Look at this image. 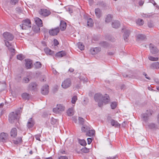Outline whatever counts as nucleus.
Listing matches in <instances>:
<instances>
[{"label":"nucleus","instance_id":"f257e3e1","mask_svg":"<svg viewBox=\"0 0 159 159\" xmlns=\"http://www.w3.org/2000/svg\"><path fill=\"white\" fill-rule=\"evenodd\" d=\"M3 35L5 39L4 40L5 45L8 48V49L11 53L12 55H14L15 50L11 43L8 41L12 40L14 39V36L11 33L8 32H4Z\"/></svg>","mask_w":159,"mask_h":159},{"label":"nucleus","instance_id":"f03ea898","mask_svg":"<svg viewBox=\"0 0 159 159\" xmlns=\"http://www.w3.org/2000/svg\"><path fill=\"white\" fill-rule=\"evenodd\" d=\"M20 111L19 110L16 111L15 112H11L9 116V120L10 123H13L15 121H18L19 115L20 114Z\"/></svg>","mask_w":159,"mask_h":159},{"label":"nucleus","instance_id":"7ed1b4c3","mask_svg":"<svg viewBox=\"0 0 159 159\" xmlns=\"http://www.w3.org/2000/svg\"><path fill=\"white\" fill-rule=\"evenodd\" d=\"M31 23L30 20L28 19L23 20L22 24L20 25V27L22 29L26 30L31 27Z\"/></svg>","mask_w":159,"mask_h":159},{"label":"nucleus","instance_id":"20e7f679","mask_svg":"<svg viewBox=\"0 0 159 159\" xmlns=\"http://www.w3.org/2000/svg\"><path fill=\"white\" fill-rule=\"evenodd\" d=\"M102 95L100 93H96L94 95V99L96 102H98V105L99 107H101L102 105Z\"/></svg>","mask_w":159,"mask_h":159},{"label":"nucleus","instance_id":"39448f33","mask_svg":"<svg viewBox=\"0 0 159 159\" xmlns=\"http://www.w3.org/2000/svg\"><path fill=\"white\" fill-rule=\"evenodd\" d=\"M71 85V80L70 79L67 78L62 82V87L64 89H66L70 87Z\"/></svg>","mask_w":159,"mask_h":159},{"label":"nucleus","instance_id":"423d86ee","mask_svg":"<svg viewBox=\"0 0 159 159\" xmlns=\"http://www.w3.org/2000/svg\"><path fill=\"white\" fill-rule=\"evenodd\" d=\"M65 110V107L61 104H57V107L53 108V111L56 113H58L61 111H63Z\"/></svg>","mask_w":159,"mask_h":159},{"label":"nucleus","instance_id":"0eeeda50","mask_svg":"<svg viewBox=\"0 0 159 159\" xmlns=\"http://www.w3.org/2000/svg\"><path fill=\"white\" fill-rule=\"evenodd\" d=\"M153 111L151 110H147L146 113L142 115V117L143 120L145 121H147L148 117L152 114Z\"/></svg>","mask_w":159,"mask_h":159},{"label":"nucleus","instance_id":"6e6552de","mask_svg":"<svg viewBox=\"0 0 159 159\" xmlns=\"http://www.w3.org/2000/svg\"><path fill=\"white\" fill-rule=\"evenodd\" d=\"M39 13L42 16L46 17L49 16L51 12L46 9H41L39 11Z\"/></svg>","mask_w":159,"mask_h":159},{"label":"nucleus","instance_id":"1a4fd4ad","mask_svg":"<svg viewBox=\"0 0 159 159\" xmlns=\"http://www.w3.org/2000/svg\"><path fill=\"white\" fill-rule=\"evenodd\" d=\"M60 29L59 27H57L53 29L50 30L49 31V34L52 36L57 35L59 32Z\"/></svg>","mask_w":159,"mask_h":159},{"label":"nucleus","instance_id":"9d476101","mask_svg":"<svg viewBox=\"0 0 159 159\" xmlns=\"http://www.w3.org/2000/svg\"><path fill=\"white\" fill-rule=\"evenodd\" d=\"M91 126L88 123H85L81 128V130L83 132L86 133L89 129H91Z\"/></svg>","mask_w":159,"mask_h":159},{"label":"nucleus","instance_id":"9b49d317","mask_svg":"<svg viewBox=\"0 0 159 159\" xmlns=\"http://www.w3.org/2000/svg\"><path fill=\"white\" fill-rule=\"evenodd\" d=\"M150 52L153 54H155L158 52V49L153 44L150 43L149 46Z\"/></svg>","mask_w":159,"mask_h":159},{"label":"nucleus","instance_id":"f8f14e48","mask_svg":"<svg viewBox=\"0 0 159 159\" xmlns=\"http://www.w3.org/2000/svg\"><path fill=\"white\" fill-rule=\"evenodd\" d=\"M8 134L7 133L2 132L0 134V142H6L8 137Z\"/></svg>","mask_w":159,"mask_h":159},{"label":"nucleus","instance_id":"ddd939ff","mask_svg":"<svg viewBox=\"0 0 159 159\" xmlns=\"http://www.w3.org/2000/svg\"><path fill=\"white\" fill-rule=\"evenodd\" d=\"M41 93L44 95L47 94L48 92V85H45L43 86L41 89Z\"/></svg>","mask_w":159,"mask_h":159},{"label":"nucleus","instance_id":"4468645a","mask_svg":"<svg viewBox=\"0 0 159 159\" xmlns=\"http://www.w3.org/2000/svg\"><path fill=\"white\" fill-rule=\"evenodd\" d=\"M35 124V121L34 119L32 118H30L28 120L27 123V127L30 128L32 127Z\"/></svg>","mask_w":159,"mask_h":159},{"label":"nucleus","instance_id":"2eb2a0df","mask_svg":"<svg viewBox=\"0 0 159 159\" xmlns=\"http://www.w3.org/2000/svg\"><path fill=\"white\" fill-rule=\"evenodd\" d=\"M17 132L16 129L15 128H13L10 132V136L12 138H15L17 135Z\"/></svg>","mask_w":159,"mask_h":159},{"label":"nucleus","instance_id":"dca6fc26","mask_svg":"<svg viewBox=\"0 0 159 159\" xmlns=\"http://www.w3.org/2000/svg\"><path fill=\"white\" fill-rule=\"evenodd\" d=\"M110 123L112 126L116 128L119 127L120 125L117 121L114 119H111L110 120Z\"/></svg>","mask_w":159,"mask_h":159},{"label":"nucleus","instance_id":"f3484780","mask_svg":"<svg viewBox=\"0 0 159 159\" xmlns=\"http://www.w3.org/2000/svg\"><path fill=\"white\" fill-rule=\"evenodd\" d=\"M25 66L27 69H30L31 68L32 65V61L30 59H25Z\"/></svg>","mask_w":159,"mask_h":159},{"label":"nucleus","instance_id":"a211bd4d","mask_svg":"<svg viewBox=\"0 0 159 159\" xmlns=\"http://www.w3.org/2000/svg\"><path fill=\"white\" fill-rule=\"evenodd\" d=\"M60 29L61 31H64L66 27V23L64 21L61 20L60 23Z\"/></svg>","mask_w":159,"mask_h":159},{"label":"nucleus","instance_id":"6ab92c4d","mask_svg":"<svg viewBox=\"0 0 159 159\" xmlns=\"http://www.w3.org/2000/svg\"><path fill=\"white\" fill-rule=\"evenodd\" d=\"M34 20L37 26L40 27L43 26L42 21L39 18L36 17L34 18Z\"/></svg>","mask_w":159,"mask_h":159},{"label":"nucleus","instance_id":"aec40b11","mask_svg":"<svg viewBox=\"0 0 159 159\" xmlns=\"http://www.w3.org/2000/svg\"><path fill=\"white\" fill-rule=\"evenodd\" d=\"M101 48L99 47L93 48L90 49V52L93 54H95L101 51Z\"/></svg>","mask_w":159,"mask_h":159},{"label":"nucleus","instance_id":"412c9836","mask_svg":"<svg viewBox=\"0 0 159 159\" xmlns=\"http://www.w3.org/2000/svg\"><path fill=\"white\" fill-rule=\"evenodd\" d=\"M66 55V53L65 52L63 51H61L57 52L56 53L55 56L57 57H61L65 56Z\"/></svg>","mask_w":159,"mask_h":159},{"label":"nucleus","instance_id":"4be33fe9","mask_svg":"<svg viewBox=\"0 0 159 159\" xmlns=\"http://www.w3.org/2000/svg\"><path fill=\"white\" fill-rule=\"evenodd\" d=\"M110 100L109 97L108 95L106 94L103 97L102 99V103L103 102L106 103L108 102Z\"/></svg>","mask_w":159,"mask_h":159},{"label":"nucleus","instance_id":"5701e85b","mask_svg":"<svg viewBox=\"0 0 159 159\" xmlns=\"http://www.w3.org/2000/svg\"><path fill=\"white\" fill-rule=\"evenodd\" d=\"M130 33V31L129 30H126L125 31L124 34V39L125 41L127 40L129 36Z\"/></svg>","mask_w":159,"mask_h":159},{"label":"nucleus","instance_id":"b1692460","mask_svg":"<svg viewBox=\"0 0 159 159\" xmlns=\"http://www.w3.org/2000/svg\"><path fill=\"white\" fill-rule=\"evenodd\" d=\"M44 51L45 53L47 55H52L54 54V51H52L48 48H44Z\"/></svg>","mask_w":159,"mask_h":159},{"label":"nucleus","instance_id":"393cba45","mask_svg":"<svg viewBox=\"0 0 159 159\" xmlns=\"http://www.w3.org/2000/svg\"><path fill=\"white\" fill-rule=\"evenodd\" d=\"M95 13L97 18H100L102 14V12L100 9L98 8H96L95 9Z\"/></svg>","mask_w":159,"mask_h":159},{"label":"nucleus","instance_id":"a878e982","mask_svg":"<svg viewBox=\"0 0 159 159\" xmlns=\"http://www.w3.org/2000/svg\"><path fill=\"white\" fill-rule=\"evenodd\" d=\"M112 27L115 28H117L120 26L119 22L118 20L114 21L112 23Z\"/></svg>","mask_w":159,"mask_h":159},{"label":"nucleus","instance_id":"bb28decb","mask_svg":"<svg viewBox=\"0 0 159 159\" xmlns=\"http://www.w3.org/2000/svg\"><path fill=\"white\" fill-rule=\"evenodd\" d=\"M37 87V84L36 83L33 82L30 83L29 85V89L32 90H35Z\"/></svg>","mask_w":159,"mask_h":159},{"label":"nucleus","instance_id":"cd10ccee","mask_svg":"<svg viewBox=\"0 0 159 159\" xmlns=\"http://www.w3.org/2000/svg\"><path fill=\"white\" fill-rule=\"evenodd\" d=\"M95 134V131L94 129H89L86 132V135L89 136H93Z\"/></svg>","mask_w":159,"mask_h":159},{"label":"nucleus","instance_id":"c85d7f7f","mask_svg":"<svg viewBox=\"0 0 159 159\" xmlns=\"http://www.w3.org/2000/svg\"><path fill=\"white\" fill-rule=\"evenodd\" d=\"M151 67L152 68H159V62H154L151 65Z\"/></svg>","mask_w":159,"mask_h":159},{"label":"nucleus","instance_id":"c756f323","mask_svg":"<svg viewBox=\"0 0 159 159\" xmlns=\"http://www.w3.org/2000/svg\"><path fill=\"white\" fill-rule=\"evenodd\" d=\"M146 38V36L143 34H139L137 35V40H143Z\"/></svg>","mask_w":159,"mask_h":159},{"label":"nucleus","instance_id":"7c9ffc66","mask_svg":"<svg viewBox=\"0 0 159 159\" xmlns=\"http://www.w3.org/2000/svg\"><path fill=\"white\" fill-rule=\"evenodd\" d=\"M22 141V137H18L16 140H12L13 143L15 144H17L18 143L21 142Z\"/></svg>","mask_w":159,"mask_h":159},{"label":"nucleus","instance_id":"2f4dec72","mask_svg":"<svg viewBox=\"0 0 159 159\" xmlns=\"http://www.w3.org/2000/svg\"><path fill=\"white\" fill-rule=\"evenodd\" d=\"M112 16L110 14L107 15L105 18V21L106 23L110 22L112 20Z\"/></svg>","mask_w":159,"mask_h":159},{"label":"nucleus","instance_id":"473e14b6","mask_svg":"<svg viewBox=\"0 0 159 159\" xmlns=\"http://www.w3.org/2000/svg\"><path fill=\"white\" fill-rule=\"evenodd\" d=\"M87 25L89 27H91L93 26V22L91 18H89L87 20Z\"/></svg>","mask_w":159,"mask_h":159},{"label":"nucleus","instance_id":"72a5a7b5","mask_svg":"<svg viewBox=\"0 0 159 159\" xmlns=\"http://www.w3.org/2000/svg\"><path fill=\"white\" fill-rule=\"evenodd\" d=\"M74 111L72 108H69L67 111V115L69 116H71L74 114Z\"/></svg>","mask_w":159,"mask_h":159},{"label":"nucleus","instance_id":"f704fd0d","mask_svg":"<svg viewBox=\"0 0 159 159\" xmlns=\"http://www.w3.org/2000/svg\"><path fill=\"white\" fill-rule=\"evenodd\" d=\"M35 68L36 69H39L41 68L42 66V64L39 61L36 62L34 64Z\"/></svg>","mask_w":159,"mask_h":159},{"label":"nucleus","instance_id":"c9c22d12","mask_svg":"<svg viewBox=\"0 0 159 159\" xmlns=\"http://www.w3.org/2000/svg\"><path fill=\"white\" fill-rule=\"evenodd\" d=\"M79 143L81 145L83 146H85L87 144L86 141L84 139H79Z\"/></svg>","mask_w":159,"mask_h":159},{"label":"nucleus","instance_id":"e433bc0d","mask_svg":"<svg viewBox=\"0 0 159 159\" xmlns=\"http://www.w3.org/2000/svg\"><path fill=\"white\" fill-rule=\"evenodd\" d=\"M141 16L143 17L149 18L152 16V14L151 13L145 14L143 13L141 14Z\"/></svg>","mask_w":159,"mask_h":159},{"label":"nucleus","instance_id":"4c0bfd02","mask_svg":"<svg viewBox=\"0 0 159 159\" xmlns=\"http://www.w3.org/2000/svg\"><path fill=\"white\" fill-rule=\"evenodd\" d=\"M21 97L25 99H28L29 98V94L27 93H24L21 95Z\"/></svg>","mask_w":159,"mask_h":159},{"label":"nucleus","instance_id":"58836bf2","mask_svg":"<svg viewBox=\"0 0 159 159\" xmlns=\"http://www.w3.org/2000/svg\"><path fill=\"white\" fill-rule=\"evenodd\" d=\"M136 23L137 24L139 25H142L144 24L143 20L140 19H138L136 21Z\"/></svg>","mask_w":159,"mask_h":159},{"label":"nucleus","instance_id":"ea45409f","mask_svg":"<svg viewBox=\"0 0 159 159\" xmlns=\"http://www.w3.org/2000/svg\"><path fill=\"white\" fill-rule=\"evenodd\" d=\"M40 26H35L34 27H33L32 29L36 33H38L40 31V29L39 28Z\"/></svg>","mask_w":159,"mask_h":159},{"label":"nucleus","instance_id":"a19ab883","mask_svg":"<svg viewBox=\"0 0 159 159\" xmlns=\"http://www.w3.org/2000/svg\"><path fill=\"white\" fill-rule=\"evenodd\" d=\"M78 48L81 50L84 49V46L81 43H78Z\"/></svg>","mask_w":159,"mask_h":159},{"label":"nucleus","instance_id":"79ce46f5","mask_svg":"<svg viewBox=\"0 0 159 159\" xmlns=\"http://www.w3.org/2000/svg\"><path fill=\"white\" fill-rule=\"evenodd\" d=\"M78 120L79 123L82 125H84V120L82 117H79Z\"/></svg>","mask_w":159,"mask_h":159},{"label":"nucleus","instance_id":"37998d69","mask_svg":"<svg viewBox=\"0 0 159 159\" xmlns=\"http://www.w3.org/2000/svg\"><path fill=\"white\" fill-rule=\"evenodd\" d=\"M149 60L152 61H157L158 60V57H155L152 56H150L148 57Z\"/></svg>","mask_w":159,"mask_h":159},{"label":"nucleus","instance_id":"c03bdc74","mask_svg":"<svg viewBox=\"0 0 159 159\" xmlns=\"http://www.w3.org/2000/svg\"><path fill=\"white\" fill-rule=\"evenodd\" d=\"M117 106V103L116 102H112L111 104V109H115Z\"/></svg>","mask_w":159,"mask_h":159},{"label":"nucleus","instance_id":"a18cd8bd","mask_svg":"<svg viewBox=\"0 0 159 159\" xmlns=\"http://www.w3.org/2000/svg\"><path fill=\"white\" fill-rule=\"evenodd\" d=\"M77 100V96H74L72 98L71 102L73 104H75Z\"/></svg>","mask_w":159,"mask_h":159},{"label":"nucleus","instance_id":"49530a36","mask_svg":"<svg viewBox=\"0 0 159 159\" xmlns=\"http://www.w3.org/2000/svg\"><path fill=\"white\" fill-rule=\"evenodd\" d=\"M100 45L103 47H106L108 46V44L106 42H102L100 43Z\"/></svg>","mask_w":159,"mask_h":159},{"label":"nucleus","instance_id":"de8ad7c7","mask_svg":"<svg viewBox=\"0 0 159 159\" xmlns=\"http://www.w3.org/2000/svg\"><path fill=\"white\" fill-rule=\"evenodd\" d=\"M81 151L84 153H87L89 152V150L87 148L84 147L81 149Z\"/></svg>","mask_w":159,"mask_h":159},{"label":"nucleus","instance_id":"09e8293b","mask_svg":"<svg viewBox=\"0 0 159 159\" xmlns=\"http://www.w3.org/2000/svg\"><path fill=\"white\" fill-rule=\"evenodd\" d=\"M17 58L18 60H21L24 59V57L22 54H19L17 56Z\"/></svg>","mask_w":159,"mask_h":159},{"label":"nucleus","instance_id":"8fccbe9b","mask_svg":"<svg viewBox=\"0 0 159 159\" xmlns=\"http://www.w3.org/2000/svg\"><path fill=\"white\" fill-rule=\"evenodd\" d=\"M148 126L149 128L151 129H154V128H155L156 127L155 124H154L152 123L149 124L148 125Z\"/></svg>","mask_w":159,"mask_h":159},{"label":"nucleus","instance_id":"3c124183","mask_svg":"<svg viewBox=\"0 0 159 159\" xmlns=\"http://www.w3.org/2000/svg\"><path fill=\"white\" fill-rule=\"evenodd\" d=\"M30 80L29 78L27 77H24L23 79V82L25 83H28Z\"/></svg>","mask_w":159,"mask_h":159},{"label":"nucleus","instance_id":"603ef678","mask_svg":"<svg viewBox=\"0 0 159 159\" xmlns=\"http://www.w3.org/2000/svg\"><path fill=\"white\" fill-rule=\"evenodd\" d=\"M51 123L52 125L54 124L57 122V120L56 119L53 118V117L51 118Z\"/></svg>","mask_w":159,"mask_h":159},{"label":"nucleus","instance_id":"864d4df0","mask_svg":"<svg viewBox=\"0 0 159 159\" xmlns=\"http://www.w3.org/2000/svg\"><path fill=\"white\" fill-rule=\"evenodd\" d=\"M18 1H10V3L12 5H15L18 2Z\"/></svg>","mask_w":159,"mask_h":159},{"label":"nucleus","instance_id":"5fc2aeb1","mask_svg":"<svg viewBox=\"0 0 159 159\" xmlns=\"http://www.w3.org/2000/svg\"><path fill=\"white\" fill-rule=\"evenodd\" d=\"M118 158V156L117 155H116L113 157H109L107 158V159H116Z\"/></svg>","mask_w":159,"mask_h":159},{"label":"nucleus","instance_id":"6e6d98bb","mask_svg":"<svg viewBox=\"0 0 159 159\" xmlns=\"http://www.w3.org/2000/svg\"><path fill=\"white\" fill-rule=\"evenodd\" d=\"M54 44L55 46H57L59 43L58 41L56 39H54L53 40Z\"/></svg>","mask_w":159,"mask_h":159},{"label":"nucleus","instance_id":"4d7b16f0","mask_svg":"<svg viewBox=\"0 0 159 159\" xmlns=\"http://www.w3.org/2000/svg\"><path fill=\"white\" fill-rule=\"evenodd\" d=\"M148 26L149 28H151L154 25L151 21H149L148 23Z\"/></svg>","mask_w":159,"mask_h":159},{"label":"nucleus","instance_id":"13d9d810","mask_svg":"<svg viewBox=\"0 0 159 159\" xmlns=\"http://www.w3.org/2000/svg\"><path fill=\"white\" fill-rule=\"evenodd\" d=\"M40 136L41 135L40 134L36 135L35 136V138L36 139V140L40 141Z\"/></svg>","mask_w":159,"mask_h":159},{"label":"nucleus","instance_id":"bf43d9fd","mask_svg":"<svg viewBox=\"0 0 159 159\" xmlns=\"http://www.w3.org/2000/svg\"><path fill=\"white\" fill-rule=\"evenodd\" d=\"M87 141L88 142V144H90L91 142H92V139H91L90 138H88L87 139Z\"/></svg>","mask_w":159,"mask_h":159},{"label":"nucleus","instance_id":"052dcab7","mask_svg":"<svg viewBox=\"0 0 159 159\" xmlns=\"http://www.w3.org/2000/svg\"><path fill=\"white\" fill-rule=\"evenodd\" d=\"M59 159H67L68 158L66 156H61L59 157Z\"/></svg>","mask_w":159,"mask_h":159},{"label":"nucleus","instance_id":"680f3d73","mask_svg":"<svg viewBox=\"0 0 159 159\" xmlns=\"http://www.w3.org/2000/svg\"><path fill=\"white\" fill-rule=\"evenodd\" d=\"M143 75H144V76H145V78L146 79H148V80L150 79V78L149 77H148L147 75L145 73L143 72Z\"/></svg>","mask_w":159,"mask_h":159},{"label":"nucleus","instance_id":"e2e57ef3","mask_svg":"<svg viewBox=\"0 0 159 159\" xmlns=\"http://www.w3.org/2000/svg\"><path fill=\"white\" fill-rule=\"evenodd\" d=\"M144 2L143 1H139V4L140 6H141L143 5Z\"/></svg>","mask_w":159,"mask_h":159},{"label":"nucleus","instance_id":"0e129e2a","mask_svg":"<svg viewBox=\"0 0 159 159\" xmlns=\"http://www.w3.org/2000/svg\"><path fill=\"white\" fill-rule=\"evenodd\" d=\"M69 71L70 72H72L74 71V69L72 68H70L69 69Z\"/></svg>","mask_w":159,"mask_h":159},{"label":"nucleus","instance_id":"69168bd1","mask_svg":"<svg viewBox=\"0 0 159 159\" xmlns=\"http://www.w3.org/2000/svg\"><path fill=\"white\" fill-rule=\"evenodd\" d=\"M43 31L44 32V33H47L48 32V30L46 29H44L43 30Z\"/></svg>","mask_w":159,"mask_h":159},{"label":"nucleus","instance_id":"338daca9","mask_svg":"<svg viewBox=\"0 0 159 159\" xmlns=\"http://www.w3.org/2000/svg\"><path fill=\"white\" fill-rule=\"evenodd\" d=\"M16 10L18 12H20V7H18L16 8Z\"/></svg>","mask_w":159,"mask_h":159},{"label":"nucleus","instance_id":"774afa93","mask_svg":"<svg viewBox=\"0 0 159 159\" xmlns=\"http://www.w3.org/2000/svg\"><path fill=\"white\" fill-rule=\"evenodd\" d=\"M53 72L54 74H56L57 73V72L56 70L53 69Z\"/></svg>","mask_w":159,"mask_h":159}]
</instances>
